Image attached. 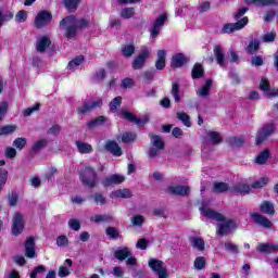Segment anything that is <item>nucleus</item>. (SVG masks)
<instances>
[{
	"mask_svg": "<svg viewBox=\"0 0 278 278\" xmlns=\"http://www.w3.org/2000/svg\"><path fill=\"white\" fill-rule=\"evenodd\" d=\"M204 74L205 70H203V65H201L200 63H195L191 71L192 79H201V77H203Z\"/></svg>",
	"mask_w": 278,
	"mask_h": 278,
	"instance_id": "32",
	"label": "nucleus"
},
{
	"mask_svg": "<svg viewBox=\"0 0 278 278\" xmlns=\"http://www.w3.org/2000/svg\"><path fill=\"white\" fill-rule=\"evenodd\" d=\"M168 21V15L166 13L161 14L155 22L152 24L150 28V36L151 38L155 39L157 36H160V29L164 27V23Z\"/></svg>",
	"mask_w": 278,
	"mask_h": 278,
	"instance_id": "10",
	"label": "nucleus"
},
{
	"mask_svg": "<svg viewBox=\"0 0 278 278\" xmlns=\"http://www.w3.org/2000/svg\"><path fill=\"white\" fill-rule=\"evenodd\" d=\"M91 223H112L114 220V216L110 214H103V215H93L90 217Z\"/></svg>",
	"mask_w": 278,
	"mask_h": 278,
	"instance_id": "30",
	"label": "nucleus"
},
{
	"mask_svg": "<svg viewBox=\"0 0 278 278\" xmlns=\"http://www.w3.org/2000/svg\"><path fill=\"white\" fill-rule=\"evenodd\" d=\"M170 94L174 97L175 103H179V101H181V93H179V84L178 83L172 84Z\"/></svg>",
	"mask_w": 278,
	"mask_h": 278,
	"instance_id": "41",
	"label": "nucleus"
},
{
	"mask_svg": "<svg viewBox=\"0 0 278 278\" xmlns=\"http://www.w3.org/2000/svg\"><path fill=\"white\" fill-rule=\"evenodd\" d=\"M151 50H149L147 47L142 48L139 54L132 61L134 71H140L141 68H144V64H147V60H149Z\"/></svg>",
	"mask_w": 278,
	"mask_h": 278,
	"instance_id": "8",
	"label": "nucleus"
},
{
	"mask_svg": "<svg viewBox=\"0 0 278 278\" xmlns=\"http://www.w3.org/2000/svg\"><path fill=\"white\" fill-rule=\"evenodd\" d=\"M268 184V177H263L251 185V188L254 190H260V188H264Z\"/></svg>",
	"mask_w": 278,
	"mask_h": 278,
	"instance_id": "50",
	"label": "nucleus"
},
{
	"mask_svg": "<svg viewBox=\"0 0 278 278\" xmlns=\"http://www.w3.org/2000/svg\"><path fill=\"white\" fill-rule=\"evenodd\" d=\"M16 131V125L0 126V136H10Z\"/></svg>",
	"mask_w": 278,
	"mask_h": 278,
	"instance_id": "46",
	"label": "nucleus"
},
{
	"mask_svg": "<svg viewBox=\"0 0 278 278\" xmlns=\"http://www.w3.org/2000/svg\"><path fill=\"white\" fill-rule=\"evenodd\" d=\"M200 212L202 216H206V218H211V220H217L218 236H227L230 229H236V222H233L232 219L225 222V217L223 214L205 206V204H202V206L200 207Z\"/></svg>",
	"mask_w": 278,
	"mask_h": 278,
	"instance_id": "1",
	"label": "nucleus"
},
{
	"mask_svg": "<svg viewBox=\"0 0 278 278\" xmlns=\"http://www.w3.org/2000/svg\"><path fill=\"white\" fill-rule=\"evenodd\" d=\"M93 200L97 205H105V203H108V200L103 197L102 193H94Z\"/></svg>",
	"mask_w": 278,
	"mask_h": 278,
	"instance_id": "59",
	"label": "nucleus"
},
{
	"mask_svg": "<svg viewBox=\"0 0 278 278\" xmlns=\"http://www.w3.org/2000/svg\"><path fill=\"white\" fill-rule=\"evenodd\" d=\"M36 240L34 237H29L25 242V256L29 260H34L37 256L36 254Z\"/></svg>",
	"mask_w": 278,
	"mask_h": 278,
	"instance_id": "17",
	"label": "nucleus"
},
{
	"mask_svg": "<svg viewBox=\"0 0 278 278\" xmlns=\"http://www.w3.org/2000/svg\"><path fill=\"white\" fill-rule=\"evenodd\" d=\"M58 247H68V238L66 236H60L56 239Z\"/></svg>",
	"mask_w": 278,
	"mask_h": 278,
	"instance_id": "64",
	"label": "nucleus"
},
{
	"mask_svg": "<svg viewBox=\"0 0 278 278\" xmlns=\"http://www.w3.org/2000/svg\"><path fill=\"white\" fill-rule=\"evenodd\" d=\"M68 12H77L81 0H61Z\"/></svg>",
	"mask_w": 278,
	"mask_h": 278,
	"instance_id": "29",
	"label": "nucleus"
},
{
	"mask_svg": "<svg viewBox=\"0 0 278 278\" xmlns=\"http://www.w3.org/2000/svg\"><path fill=\"white\" fill-rule=\"evenodd\" d=\"M245 2L251 5V3H256L257 5H275V0H245Z\"/></svg>",
	"mask_w": 278,
	"mask_h": 278,
	"instance_id": "53",
	"label": "nucleus"
},
{
	"mask_svg": "<svg viewBox=\"0 0 278 278\" xmlns=\"http://www.w3.org/2000/svg\"><path fill=\"white\" fill-rule=\"evenodd\" d=\"M248 11V8L239 9V11L235 13V20L238 22L224 24L220 29V34H233V31H240V29H244V26L249 25V17L242 16H244V14H247Z\"/></svg>",
	"mask_w": 278,
	"mask_h": 278,
	"instance_id": "3",
	"label": "nucleus"
},
{
	"mask_svg": "<svg viewBox=\"0 0 278 278\" xmlns=\"http://www.w3.org/2000/svg\"><path fill=\"white\" fill-rule=\"evenodd\" d=\"M277 132V125L275 123H268L263 125V127L258 128L256 132V141L255 144L260 147L263 142H266L273 134Z\"/></svg>",
	"mask_w": 278,
	"mask_h": 278,
	"instance_id": "6",
	"label": "nucleus"
},
{
	"mask_svg": "<svg viewBox=\"0 0 278 278\" xmlns=\"http://www.w3.org/2000/svg\"><path fill=\"white\" fill-rule=\"evenodd\" d=\"M206 136L208 138V142H212V144H220V142H223V138L219 132L208 130L206 131Z\"/></svg>",
	"mask_w": 278,
	"mask_h": 278,
	"instance_id": "33",
	"label": "nucleus"
},
{
	"mask_svg": "<svg viewBox=\"0 0 278 278\" xmlns=\"http://www.w3.org/2000/svg\"><path fill=\"white\" fill-rule=\"evenodd\" d=\"M131 255V251L129 248H118L114 251V257L115 260H118L119 262H125L126 258H128Z\"/></svg>",
	"mask_w": 278,
	"mask_h": 278,
	"instance_id": "24",
	"label": "nucleus"
},
{
	"mask_svg": "<svg viewBox=\"0 0 278 278\" xmlns=\"http://www.w3.org/2000/svg\"><path fill=\"white\" fill-rule=\"evenodd\" d=\"M48 144H49L48 139H39L34 143V146L31 148V152L33 153H38V151H42V149H46V147Z\"/></svg>",
	"mask_w": 278,
	"mask_h": 278,
	"instance_id": "34",
	"label": "nucleus"
},
{
	"mask_svg": "<svg viewBox=\"0 0 278 278\" xmlns=\"http://www.w3.org/2000/svg\"><path fill=\"white\" fill-rule=\"evenodd\" d=\"M230 192L231 194H236V195L241 194L244 197L247 194H251V186L244 185V184H238L230 187Z\"/></svg>",
	"mask_w": 278,
	"mask_h": 278,
	"instance_id": "21",
	"label": "nucleus"
},
{
	"mask_svg": "<svg viewBox=\"0 0 278 278\" xmlns=\"http://www.w3.org/2000/svg\"><path fill=\"white\" fill-rule=\"evenodd\" d=\"M14 18V13L12 11H5L3 12L2 9H0V27H3V24L8 21H12Z\"/></svg>",
	"mask_w": 278,
	"mask_h": 278,
	"instance_id": "36",
	"label": "nucleus"
},
{
	"mask_svg": "<svg viewBox=\"0 0 278 278\" xmlns=\"http://www.w3.org/2000/svg\"><path fill=\"white\" fill-rule=\"evenodd\" d=\"M188 60L189 59L184 53H177L172 58V66L174 68H181Z\"/></svg>",
	"mask_w": 278,
	"mask_h": 278,
	"instance_id": "25",
	"label": "nucleus"
},
{
	"mask_svg": "<svg viewBox=\"0 0 278 278\" xmlns=\"http://www.w3.org/2000/svg\"><path fill=\"white\" fill-rule=\"evenodd\" d=\"M53 15L49 11H40L35 17V27L36 29H42L51 23Z\"/></svg>",
	"mask_w": 278,
	"mask_h": 278,
	"instance_id": "9",
	"label": "nucleus"
},
{
	"mask_svg": "<svg viewBox=\"0 0 278 278\" xmlns=\"http://www.w3.org/2000/svg\"><path fill=\"white\" fill-rule=\"evenodd\" d=\"M251 218L256 225H260L265 229H270V227H273V222L260 213H251Z\"/></svg>",
	"mask_w": 278,
	"mask_h": 278,
	"instance_id": "15",
	"label": "nucleus"
},
{
	"mask_svg": "<svg viewBox=\"0 0 278 278\" xmlns=\"http://www.w3.org/2000/svg\"><path fill=\"white\" fill-rule=\"evenodd\" d=\"M247 51L251 55H253V53H255V51H260V40L254 39V40L250 41V43L247 48Z\"/></svg>",
	"mask_w": 278,
	"mask_h": 278,
	"instance_id": "48",
	"label": "nucleus"
},
{
	"mask_svg": "<svg viewBox=\"0 0 278 278\" xmlns=\"http://www.w3.org/2000/svg\"><path fill=\"white\" fill-rule=\"evenodd\" d=\"M213 86L214 80H212V78L206 79L205 84L197 90L198 97H200L201 99H207V97H210V92L212 91Z\"/></svg>",
	"mask_w": 278,
	"mask_h": 278,
	"instance_id": "18",
	"label": "nucleus"
},
{
	"mask_svg": "<svg viewBox=\"0 0 278 278\" xmlns=\"http://www.w3.org/2000/svg\"><path fill=\"white\" fill-rule=\"evenodd\" d=\"M105 150L109 151L112 155L115 157H121L123 155V150L121 149V146L116 141L109 140L105 143Z\"/></svg>",
	"mask_w": 278,
	"mask_h": 278,
	"instance_id": "20",
	"label": "nucleus"
},
{
	"mask_svg": "<svg viewBox=\"0 0 278 278\" xmlns=\"http://www.w3.org/2000/svg\"><path fill=\"white\" fill-rule=\"evenodd\" d=\"M167 194H174L176 197H187L190 194V187L188 186H169L166 189Z\"/></svg>",
	"mask_w": 278,
	"mask_h": 278,
	"instance_id": "14",
	"label": "nucleus"
},
{
	"mask_svg": "<svg viewBox=\"0 0 278 278\" xmlns=\"http://www.w3.org/2000/svg\"><path fill=\"white\" fill-rule=\"evenodd\" d=\"M256 251L257 253H264L265 255H268L270 253L277 252L278 245L275 243H258Z\"/></svg>",
	"mask_w": 278,
	"mask_h": 278,
	"instance_id": "22",
	"label": "nucleus"
},
{
	"mask_svg": "<svg viewBox=\"0 0 278 278\" xmlns=\"http://www.w3.org/2000/svg\"><path fill=\"white\" fill-rule=\"evenodd\" d=\"M79 179L85 188H97V184H99V176L97 175V170L90 165L86 166L80 172Z\"/></svg>",
	"mask_w": 278,
	"mask_h": 278,
	"instance_id": "5",
	"label": "nucleus"
},
{
	"mask_svg": "<svg viewBox=\"0 0 278 278\" xmlns=\"http://www.w3.org/2000/svg\"><path fill=\"white\" fill-rule=\"evenodd\" d=\"M148 266L151 268L152 273H155L159 278H168V269L164 267V262L157 258H150Z\"/></svg>",
	"mask_w": 278,
	"mask_h": 278,
	"instance_id": "7",
	"label": "nucleus"
},
{
	"mask_svg": "<svg viewBox=\"0 0 278 278\" xmlns=\"http://www.w3.org/2000/svg\"><path fill=\"white\" fill-rule=\"evenodd\" d=\"M134 53H136V46L125 45L122 47V55H124V58H131Z\"/></svg>",
	"mask_w": 278,
	"mask_h": 278,
	"instance_id": "40",
	"label": "nucleus"
},
{
	"mask_svg": "<svg viewBox=\"0 0 278 278\" xmlns=\"http://www.w3.org/2000/svg\"><path fill=\"white\" fill-rule=\"evenodd\" d=\"M105 121H108L105 116H98L94 119L88 122L87 126L89 129H94L96 127H101Z\"/></svg>",
	"mask_w": 278,
	"mask_h": 278,
	"instance_id": "37",
	"label": "nucleus"
},
{
	"mask_svg": "<svg viewBox=\"0 0 278 278\" xmlns=\"http://www.w3.org/2000/svg\"><path fill=\"white\" fill-rule=\"evenodd\" d=\"M176 116L178 121H181L185 127H192V123L190 122V115H188L186 112H177Z\"/></svg>",
	"mask_w": 278,
	"mask_h": 278,
	"instance_id": "38",
	"label": "nucleus"
},
{
	"mask_svg": "<svg viewBox=\"0 0 278 278\" xmlns=\"http://www.w3.org/2000/svg\"><path fill=\"white\" fill-rule=\"evenodd\" d=\"M214 55L216 58L217 64L219 66H225V51L223 50V46L215 45L213 47Z\"/></svg>",
	"mask_w": 278,
	"mask_h": 278,
	"instance_id": "26",
	"label": "nucleus"
},
{
	"mask_svg": "<svg viewBox=\"0 0 278 278\" xmlns=\"http://www.w3.org/2000/svg\"><path fill=\"white\" fill-rule=\"evenodd\" d=\"M147 247H149V241L144 238H141L136 243V249H140L141 251H147Z\"/></svg>",
	"mask_w": 278,
	"mask_h": 278,
	"instance_id": "61",
	"label": "nucleus"
},
{
	"mask_svg": "<svg viewBox=\"0 0 278 278\" xmlns=\"http://www.w3.org/2000/svg\"><path fill=\"white\" fill-rule=\"evenodd\" d=\"M230 144L233 149H238L244 144V138L243 137H232L230 138Z\"/></svg>",
	"mask_w": 278,
	"mask_h": 278,
	"instance_id": "52",
	"label": "nucleus"
},
{
	"mask_svg": "<svg viewBox=\"0 0 278 278\" xmlns=\"http://www.w3.org/2000/svg\"><path fill=\"white\" fill-rule=\"evenodd\" d=\"M260 211L268 216H275V204L270 201H263L260 205Z\"/></svg>",
	"mask_w": 278,
	"mask_h": 278,
	"instance_id": "28",
	"label": "nucleus"
},
{
	"mask_svg": "<svg viewBox=\"0 0 278 278\" xmlns=\"http://www.w3.org/2000/svg\"><path fill=\"white\" fill-rule=\"evenodd\" d=\"M149 138L151 146L148 150V157L149 160H155L156 157H160V154L166 148V143L164 142V139L160 137V135L150 134Z\"/></svg>",
	"mask_w": 278,
	"mask_h": 278,
	"instance_id": "4",
	"label": "nucleus"
},
{
	"mask_svg": "<svg viewBox=\"0 0 278 278\" xmlns=\"http://www.w3.org/2000/svg\"><path fill=\"white\" fill-rule=\"evenodd\" d=\"M194 268H197L198 270H203V268H205V257L198 256L194 260Z\"/></svg>",
	"mask_w": 278,
	"mask_h": 278,
	"instance_id": "56",
	"label": "nucleus"
},
{
	"mask_svg": "<svg viewBox=\"0 0 278 278\" xmlns=\"http://www.w3.org/2000/svg\"><path fill=\"white\" fill-rule=\"evenodd\" d=\"M114 195L117 198V199H131V197H134V194L131 193V190L129 189H119V190H116L114 192Z\"/></svg>",
	"mask_w": 278,
	"mask_h": 278,
	"instance_id": "44",
	"label": "nucleus"
},
{
	"mask_svg": "<svg viewBox=\"0 0 278 278\" xmlns=\"http://www.w3.org/2000/svg\"><path fill=\"white\" fill-rule=\"evenodd\" d=\"M27 21V11L21 10L15 15V22L16 23H25Z\"/></svg>",
	"mask_w": 278,
	"mask_h": 278,
	"instance_id": "55",
	"label": "nucleus"
},
{
	"mask_svg": "<svg viewBox=\"0 0 278 278\" xmlns=\"http://www.w3.org/2000/svg\"><path fill=\"white\" fill-rule=\"evenodd\" d=\"M136 138H138L136 132H124L122 135V142L129 144V142H135Z\"/></svg>",
	"mask_w": 278,
	"mask_h": 278,
	"instance_id": "47",
	"label": "nucleus"
},
{
	"mask_svg": "<svg viewBox=\"0 0 278 278\" xmlns=\"http://www.w3.org/2000/svg\"><path fill=\"white\" fill-rule=\"evenodd\" d=\"M121 114L122 116H124L126 121H129L130 123H135V125H138V126L147 125V123H149V115H146L142 119L126 110H122Z\"/></svg>",
	"mask_w": 278,
	"mask_h": 278,
	"instance_id": "13",
	"label": "nucleus"
},
{
	"mask_svg": "<svg viewBox=\"0 0 278 278\" xmlns=\"http://www.w3.org/2000/svg\"><path fill=\"white\" fill-rule=\"evenodd\" d=\"M123 181H125V177L113 174L102 180V186H104V188H110V186H118V184H123Z\"/></svg>",
	"mask_w": 278,
	"mask_h": 278,
	"instance_id": "16",
	"label": "nucleus"
},
{
	"mask_svg": "<svg viewBox=\"0 0 278 278\" xmlns=\"http://www.w3.org/2000/svg\"><path fill=\"white\" fill-rule=\"evenodd\" d=\"M75 144L78 149V152H80L83 155L92 153V151H93L92 146L90 143H87L84 141H76Z\"/></svg>",
	"mask_w": 278,
	"mask_h": 278,
	"instance_id": "31",
	"label": "nucleus"
},
{
	"mask_svg": "<svg viewBox=\"0 0 278 278\" xmlns=\"http://www.w3.org/2000/svg\"><path fill=\"white\" fill-rule=\"evenodd\" d=\"M260 90H263L267 97H278V89L270 90V83L266 78H262L258 85Z\"/></svg>",
	"mask_w": 278,
	"mask_h": 278,
	"instance_id": "19",
	"label": "nucleus"
},
{
	"mask_svg": "<svg viewBox=\"0 0 278 278\" xmlns=\"http://www.w3.org/2000/svg\"><path fill=\"white\" fill-rule=\"evenodd\" d=\"M191 244L193 249H198V251H205V241L202 238L193 237L191 239Z\"/></svg>",
	"mask_w": 278,
	"mask_h": 278,
	"instance_id": "39",
	"label": "nucleus"
},
{
	"mask_svg": "<svg viewBox=\"0 0 278 278\" xmlns=\"http://www.w3.org/2000/svg\"><path fill=\"white\" fill-rule=\"evenodd\" d=\"M214 192L217 194H220L223 192H231V188H229V185L226 182H215L213 187Z\"/></svg>",
	"mask_w": 278,
	"mask_h": 278,
	"instance_id": "35",
	"label": "nucleus"
},
{
	"mask_svg": "<svg viewBox=\"0 0 278 278\" xmlns=\"http://www.w3.org/2000/svg\"><path fill=\"white\" fill-rule=\"evenodd\" d=\"M25 144H27V139L25 138H16L13 142V147H16V149H18L20 151H22V149H25Z\"/></svg>",
	"mask_w": 278,
	"mask_h": 278,
	"instance_id": "58",
	"label": "nucleus"
},
{
	"mask_svg": "<svg viewBox=\"0 0 278 278\" xmlns=\"http://www.w3.org/2000/svg\"><path fill=\"white\" fill-rule=\"evenodd\" d=\"M84 62H85L84 56H83V55H79V56L73 59V60L68 63L67 68H68L70 71H75L76 66H81V64H84Z\"/></svg>",
	"mask_w": 278,
	"mask_h": 278,
	"instance_id": "45",
	"label": "nucleus"
},
{
	"mask_svg": "<svg viewBox=\"0 0 278 278\" xmlns=\"http://www.w3.org/2000/svg\"><path fill=\"white\" fill-rule=\"evenodd\" d=\"M105 233L111 240H118V238H122L121 232H118L116 227H108Z\"/></svg>",
	"mask_w": 278,
	"mask_h": 278,
	"instance_id": "43",
	"label": "nucleus"
},
{
	"mask_svg": "<svg viewBox=\"0 0 278 278\" xmlns=\"http://www.w3.org/2000/svg\"><path fill=\"white\" fill-rule=\"evenodd\" d=\"M51 47V39L47 36L39 37L36 41V50L38 53H45Z\"/></svg>",
	"mask_w": 278,
	"mask_h": 278,
	"instance_id": "23",
	"label": "nucleus"
},
{
	"mask_svg": "<svg viewBox=\"0 0 278 278\" xmlns=\"http://www.w3.org/2000/svg\"><path fill=\"white\" fill-rule=\"evenodd\" d=\"M25 229V220L23 219V214L15 213L13 216L12 233L13 236H21Z\"/></svg>",
	"mask_w": 278,
	"mask_h": 278,
	"instance_id": "11",
	"label": "nucleus"
},
{
	"mask_svg": "<svg viewBox=\"0 0 278 278\" xmlns=\"http://www.w3.org/2000/svg\"><path fill=\"white\" fill-rule=\"evenodd\" d=\"M40 102L36 103L34 106L27 108L24 111V116H31V114H34V112H38V110H40Z\"/></svg>",
	"mask_w": 278,
	"mask_h": 278,
	"instance_id": "60",
	"label": "nucleus"
},
{
	"mask_svg": "<svg viewBox=\"0 0 278 278\" xmlns=\"http://www.w3.org/2000/svg\"><path fill=\"white\" fill-rule=\"evenodd\" d=\"M90 25V21L86 18H77L75 15H68L60 22V29L65 31V38H75L78 29H86Z\"/></svg>",
	"mask_w": 278,
	"mask_h": 278,
	"instance_id": "2",
	"label": "nucleus"
},
{
	"mask_svg": "<svg viewBox=\"0 0 278 278\" xmlns=\"http://www.w3.org/2000/svg\"><path fill=\"white\" fill-rule=\"evenodd\" d=\"M212 8V3L210 1H204L202 2L199 7H198V11L200 13H203V12H210Z\"/></svg>",
	"mask_w": 278,
	"mask_h": 278,
	"instance_id": "62",
	"label": "nucleus"
},
{
	"mask_svg": "<svg viewBox=\"0 0 278 278\" xmlns=\"http://www.w3.org/2000/svg\"><path fill=\"white\" fill-rule=\"evenodd\" d=\"M102 105H103V100L101 98H99L91 102H85L80 108H78L77 113L78 114H88V112H92V110L102 108Z\"/></svg>",
	"mask_w": 278,
	"mask_h": 278,
	"instance_id": "12",
	"label": "nucleus"
},
{
	"mask_svg": "<svg viewBox=\"0 0 278 278\" xmlns=\"http://www.w3.org/2000/svg\"><path fill=\"white\" fill-rule=\"evenodd\" d=\"M224 247L228 253H239L238 252V245L231 243V242H226L224 243Z\"/></svg>",
	"mask_w": 278,
	"mask_h": 278,
	"instance_id": "63",
	"label": "nucleus"
},
{
	"mask_svg": "<svg viewBox=\"0 0 278 278\" xmlns=\"http://www.w3.org/2000/svg\"><path fill=\"white\" fill-rule=\"evenodd\" d=\"M156 71H164L166 68V50L157 51V60L155 62Z\"/></svg>",
	"mask_w": 278,
	"mask_h": 278,
	"instance_id": "27",
	"label": "nucleus"
},
{
	"mask_svg": "<svg viewBox=\"0 0 278 278\" xmlns=\"http://www.w3.org/2000/svg\"><path fill=\"white\" fill-rule=\"evenodd\" d=\"M136 14V10L134 8H125L121 11L119 16L122 18H131Z\"/></svg>",
	"mask_w": 278,
	"mask_h": 278,
	"instance_id": "51",
	"label": "nucleus"
},
{
	"mask_svg": "<svg viewBox=\"0 0 278 278\" xmlns=\"http://www.w3.org/2000/svg\"><path fill=\"white\" fill-rule=\"evenodd\" d=\"M67 225L73 231H79L81 229V223L78 219L72 218L67 222Z\"/></svg>",
	"mask_w": 278,
	"mask_h": 278,
	"instance_id": "54",
	"label": "nucleus"
},
{
	"mask_svg": "<svg viewBox=\"0 0 278 278\" xmlns=\"http://www.w3.org/2000/svg\"><path fill=\"white\" fill-rule=\"evenodd\" d=\"M121 103H123V98H121V97L114 98L109 104L111 112H113V113L116 112V110H118V108H121Z\"/></svg>",
	"mask_w": 278,
	"mask_h": 278,
	"instance_id": "49",
	"label": "nucleus"
},
{
	"mask_svg": "<svg viewBox=\"0 0 278 278\" xmlns=\"http://www.w3.org/2000/svg\"><path fill=\"white\" fill-rule=\"evenodd\" d=\"M131 223L134 227H142V225H144V217L142 215H135L131 218Z\"/></svg>",
	"mask_w": 278,
	"mask_h": 278,
	"instance_id": "57",
	"label": "nucleus"
},
{
	"mask_svg": "<svg viewBox=\"0 0 278 278\" xmlns=\"http://www.w3.org/2000/svg\"><path fill=\"white\" fill-rule=\"evenodd\" d=\"M268 157H270V152L268 150H264L256 156L255 163L260 165L266 164V162H268Z\"/></svg>",
	"mask_w": 278,
	"mask_h": 278,
	"instance_id": "42",
	"label": "nucleus"
}]
</instances>
